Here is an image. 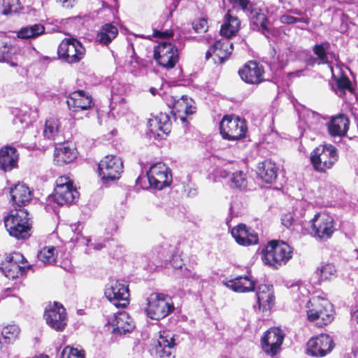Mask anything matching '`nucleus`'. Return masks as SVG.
Here are the masks:
<instances>
[{"label":"nucleus","instance_id":"nucleus-6","mask_svg":"<svg viewBox=\"0 0 358 358\" xmlns=\"http://www.w3.org/2000/svg\"><path fill=\"white\" fill-rule=\"evenodd\" d=\"M148 305L145 310L148 317L159 320L175 310L172 299L162 293L152 294L147 299Z\"/></svg>","mask_w":358,"mask_h":358},{"label":"nucleus","instance_id":"nucleus-36","mask_svg":"<svg viewBox=\"0 0 358 358\" xmlns=\"http://www.w3.org/2000/svg\"><path fill=\"white\" fill-rule=\"evenodd\" d=\"M241 22L236 16L228 12L224 16V21L220 28V34L224 37L230 38L235 35L239 29Z\"/></svg>","mask_w":358,"mask_h":358},{"label":"nucleus","instance_id":"nucleus-60","mask_svg":"<svg viewBox=\"0 0 358 358\" xmlns=\"http://www.w3.org/2000/svg\"><path fill=\"white\" fill-rule=\"evenodd\" d=\"M351 317L352 320H355L358 323V309L351 313Z\"/></svg>","mask_w":358,"mask_h":358},{"label":"nucleus","instance_id":"nucleus-7","mask_svg":"<svg viewBox=\"0 0 358 358\" xmlns=\"http://www.w3.org/2000/svg\"><path fill=\"white\" fill-rule=\"evenodd\" d=\"M31 268L32 265L28 264L23 255L18 252L6 255L0 266V269L4 275L11 279L25 275Z\"/></svg>","mask_w":358,"mask_h":358},{"label":"nucleus","instance_id":"nucleus-57","mask_svg":"<svg viewBox=\"0 0 358 358\" xmlns=\"http://www.w3.org/2000/svg\"><path fill=\"white\" fill-rule=\"evenodd\" d=\"M77 0H57L63 7L72 8Z\"/></svg>","mask_w":358,"mask_h":358},{"label":"nucleus","instance_id":"nucleus-13","mask_svg":"<svg viewBox=\"0 0 358 358\" xmlns=\"http://www.w3.org/2000/svg\"><path fill=\"white\" fill-rule=\"evenodd\" d=\"M58 57L69 64L80 62L85 55V48L82 43L76 38H65L63 40L57 50Z\"/></svg>","mask_w":358,"mask_h":358},{"label":"nucleus","instance_id":"nucleus-26","mask_svg":"<svg viewBox=\"0 0 358 358\" xmlns=\"http://www.w3.org/2000/svg\"><path fill=\"white\" fill-rule=\"evenodd\" d=\"M257 299L259 309L262 311L270 310L274 304V295L272 285H261L257 290Z\"/></svg>","mask_w":358,"mask_h":358},{"label":"nucleus","instance_id":"nucleus-28","mask_svg":"<svg viewBox=\"0 0 358 358\" xmlns=\"http://www.w3.org/2000/svg\"><path fill=\"white\" fill-rule=\"evenodd\" d=\"M55 147L54 160L59 166L73 162L77 157L76 150L67 144L58 143Z\"/></svg>","mask_w":358,"mask_h":358},{"label":"nucleus","instance_id":"nucleus-54","mask_svg":"<svg viewBox=\"0 0 358 358\" xmlns=\"http://www.w3.org/2000/svg\"><path fill=\"white\" fill-rule=\"evenodd\" d=\"M282 224L289 229L294 222V217L291 213L284 215L281 218Z\"/></svg>","mask_w":358,"mask_h":358},{"label":"nucleus","instance_id":"nucleus-12","mask_svg":"<svg viewBox=\"0 0 358 358\" xmlns=\"http://www.w3.org/2000/svg\"><path fill=\"white\" fill-rule=\"evenodd\" d=\"M99 175L103 183L118 180L123 172L121 159L115 155L106 156L99 164Z\"/></svg>","mask_w":358,"mask_h":358},{"label":"nucleus","instance_id":"nucleus-23","mask_svg":"<svg viewBox=\"0 0 358 358\" xmlns=\"http://www.w3.org/2000/svg\"><path fill=\"white\" fill-rule=\"evenodd\" d=\"M231 234L236 243L241 245H255L259 241L257 234L252 229H248L244 224H239L234 227Z\"/></svg>","mask_w":358,"mask_h":358},{"label":"nucleus","instance_id":"nucleus-4","mask_svg":"<svg viewBox=\"0 0 358 358\" xmlns=\"http://www.w3.org/2000/svg\"><path fill=\"white\" fill-rule=\"evenodd\" d=\"M308 320L322 327L327 325L334 318L333 305L327 300L320 297H313L306 305Z\"/></svg>","mask_w":358,"mask_h":358},{"label":"nucleus","instance_id":"nucleus-38","mask_svg":"<svg viewBox=\"0 0 358 358\" xmlns=\"http://www.w3.org/2000/svg\"><path fill=\"white\" fill-rule=\"evenodd\" d=\"M147 180L149 187L157 189H162L165 187L169 186L172 182L171 173H166L162 176H153L149 177L138 178L136 180L140 184L142 180Z\"/></svg>","mask_w":358,"mask_h":358},{"label":"nucleus","instance_id":"nucleus-22","mask_svg":"<svg viewBox=\"0 0 358 358\" xmlns=\"http://www.w3.org/2000/svg\"><path fill=\"white\" fill-rule=\"evenodd\" d=\"M66 103L69 108L74 112L80 110H87L94 105L92 96L83 90H78L71 93L67 96Z\"/></svg>","mask_w":358,"mask_h":358},{"label":"nucleus","instance_id":"nucleus-52","mask_svg":"<svg viewBox=\"0 0 358 358\" xmlns=\"http://www.w3.org/2000/svg\"><path fill=\"white\" fill-rule=\"evenodd\" d=\"M173 33L171 30L166 29L165 31H160L157 29H154L153 36L156 38H169L173 36Z\"/></svg>","mask_w":358,"mask_h":358},{"label":"nucleus","instance_id":"nucleus-41","mask_svg":"<svg viewBox=\"0 0 358 358\" xmlns=\"http://www.w3.org/2000/svg\"><path fill=\"white\" fill-rule=\"evenodd\" d=\"M329 47L330 43L327 41L316 44L313 47V52L318 59V64L328 63L327 50Z\"/></svg>","mask_w":358,"mask_h":358},{"label":"nucleus","instance_id":"nucleus-45","mask_svg":"<svg viewBox=\"0 0 358 358\" xmlns=\"http://www.w3.org/2000/svg\"><path fill=\"white\" fill-rule=\"evenodd\" d=\"M85 351L71 346H66L61 354L62 358H85Z\"/></svg>","mask_w":358,"mask_h":358},{"label":"nucleus","instance_id":"nucleus-37","mask_svg":"<svg viewBox=\"0 0 358 358\" xmlns=\"http://www.w3.org/2000/svg\"><path fill=\"white\" fill-rule=\"evenodd\" d=\"M43 135L45 138L56 141V143H61V130L59 120L55 117L46 120L44 126Z\"/></svg>","mask_w":358,"mask_h":358},{"label":"nucleus","instance_id":"nucleus-55","mask_svg":"<svg viewBox=\"0 0 358 358\" xmlns=\"http://www.w3.org/2000/svg\"><path fill=\"white\" fill-rule=\"evenodd\" d=\"M170 264L171 266L175 269H182V260L180 256L173 255L170 261Z\"/></svg>","mask_w":358,"mask_h":358},{"label":"nucleus","instance_id":"nucleus-14","mask_svg":"<svg viewBox=\"0 0 358 358\" xmlns=\"http://www.w3.org/2000/svg\"><path fill=\"white\" fill-rule=\"evenodd\" d=\"M43 317L46 324L56 331H63L67 325L66 309L57 302L46 307Z\"/></svg>","mask_w":358,"mask_h":358},{"label":"nucleus","instance_id":"nucleus-8","mask_svg":"<svg viewBox=\"0 0 358 358\" xmlns=\"http://www.w3.org/2000/svg\"><path fill=\"white\" fill-rule=\"evenodd\" d=\"M175 341L174 335L171 331H160L159 338L150 345V355L155 358H174Z\"/></svg>","mask_w":358,"mask_h":358},{"label":"nucleus","instance_id":"nucleus-18","mask_svg":"<svg viewBox=\"0 0 358 358\" xmlns=\"http://www.w3.org/2000/svg\"><path fill=\"white\" fill-rule=\"evenodd\" d=\"M107 324L111 327V334L116 337L130 333L135 328L134 320L125 311L114 314Z\"/></svg>","mask_w":358,"mask_h":358},{"label":"nucleus","instance_id":"nucleus-62","mask_svg":"<svg viewBox=\"0 0 358 358\" xmlns=\"http://www.w3.org/2000/svg\"><path fill=\"white\" fill-rule=\"evenodd\" d=\"M230 175V172L229 171H227L226 170H223L220 172V176L222 177V178H227L228 176H229Z\"/></svg>","mask_w":358,"mask_h":358},{"label":"nucleus","instance_id":"nucleus-61","mask_svg":"<svg viewBox=\"0 0 358 358\" xmlns=\"http://www.w3.org/2000/svg\"><path fill=\"white\" fill-rule=\"evenodd\" d=\"M78 227H79V224L78 226H76V224H73V225L71 226L72 231H73L74 233H76L78 235L80 233V231L78 230Z\"/></svg>","mask_w":358,"mask_h":358},{"label":"nucleus","instance_id":"nucleus-56","mask_svg":"<svg viewBox=\"0 0 358 358\" xmlns=\"http://www.w3.org/2000/svg\"><path fill=\"white\" fill-rule=\"evenodd\" d=\"M180 271L182 272V275L185 278H191L193 280H196L199 279V275H197L196 273H194L192 271L187 269V268H185L184 269L182 268Z\"/></svg>","mask_w":358,"mask_h":358},{"label":"nucleus","instance_id":"nucleus-33","mask_svg":"<svg viewBox=\"0 0 358 358\" xmlns=\"http://www.w3.org/2000/svg\"><path fill=\"white\" fill-rule=\"evenodd\" d=\"M117 34L118 29L116 26L111 23H106L97 31L95 41L99 44L108 45L117 37Z\"/></svg>","mask_w":358,"mask_h":358},{"label":"nucleus","instance_id":"nucleus-42","mask_svg":"<svg viewBox=\"0 0 358 358\" xmlns=\"http://www.w3.org/2000/svg\"><path fill=\"white\" fill-rule=\"evenodd\" d=\"M231 186L239 189H245L248 186V177L243 171L233 173L231 177Z\"/></svg>","mask_w":358,"mask_h":358},{"label":"nucleus","instance_id":"nucleus-51","mask_svg":"<svg viewBox=\"0 0 358 358\" xmlns=\"http://www.w3.org/2000/svg\"><path fill=\"white\" fill-rule=\"evenodd\" d=\"M73 187V182L66 176H60L56 180L55 187Z\"/></svg>","mask_w":358,"mask_h":358},{"label":"nucleus","instance_id":"nucleus-2","mask_svg":"<svg viewBox=\"0 0 358 358\" xmlns=\"http://www.w3.org/2000/svg\"><path fill=\"white\" fill-rule=\"evenodd\" d=\"M292 253V248L287 243L273 240L262 250V259L264 264L278 268L288 262Z\"/></svg>","mask_w":358,"mask_h":358},{"label":"nucleus","instance_id":"nucleus-53","mask_svg":"<svg viewBox=\"0 0 358 358\" xmlns=\"http://www.w3.org/2000/svg\"><path fill=\"white\" fill-rule=\"evenodd\" d=\"M133 38H127V40H128V41H129V45H128L127 50H128V52H130V51H131V54H132V55H131V58H132V59H135V62H137V59H138V57H137V56H136V54L135 50H134V42H135V41H136V39H137V36H136V35H134V36H133Z\"/></svg>","mask_w":358,"mask_h":358},{"label":"nucleus","instance_id":"nucleus-35","mask_svg":"<svg viewBox=\"0 0 358 358\" xmlns=\"http://www.w3.org/2000/svg\"><path fill=\"white\" fill-rule=\"evenodd\" d=\"M258 176L266 183L273 182L277 178V168L271 160H265L258 165Z\"/></svg>","mask_w":358,"mask_h":358},{"label":"nucleus","instance_id":"nucleus-50","mask_svg":"<svg viewBox=\"0 0 358 358\" xmlns=\"http://www.w3.org/2000/svg\"><path fill=\"white\" fill-rule=\"evenodd\" d=\"M194 29L196 33H205L208 30L207 20L202 18L194 23Z\"/></svg>","mask_w":358,"mask_h":358},{"label":"nucleus","instance_id":"nucleus-32","mask_svg":"<svg viewBox=\"0 0 358 358\" xmlns=\"http://www.w3.org/2000/svg\"><path fill=\"white\" fill-rule=\"evenodd\" d=\"M226 285L234 292H246L255 289V282L247 275H241L227 281Z\"/></svg>","mask_w":358,"mask_h":358},{"label":"nucleus","instance_id":"nucleus-43","mask_svg":"<svg viewBox=\"0 0 358 358\" xmlns=\"http://www.w3.org/2000/svg\"><path fill=\"white\" fill-rule=\"evenodd\" d=\"M1 6L3 15L17 13L22 9L20 0H2Z\"/></svg>","mask_w":358,"mask_h":358},{"label":"nucleus","instance_id":"nucleus-59","mask_svg":"<svg viewBox=\"0 0 358 358\" xmlns=\"http://www.w3.org/2000/svg\"><path fill=\"white\" fill-rule=\"evenodd\" d=\"M185 113L186 115L193 114L194 113V108H193L192 106H188V103H186Z\"/></svg>","mask_w":358,"mask_h":358},{"label":"nucleus","instance_id":"nucleus-40","mask_svg":"<svg viewBox=\"0 0 358 358\" xmlns=\"http://www.w3.org/2000/svg\"><path fill=\"white\" fill-rule=\"evenodd\" d=\"M20 329L16 324H7L1 329V336L3 342L6 344H13L19 339Z\"/></svg>","mask_w":358,"mask_h":358},{"label":"nucleus","instance_id":"nucleus-27","mask_svg":"<svg viewBox=\"0 0 358 358\" xmlns=\"http://www.w3.org/2000/svg\"><path fill=\"white\" fill-rule=\"evenodd\" d=\"M350 121L343 114L331 117L327 128L331 136H344L349 129Z\"/></svg>","mask_w":358,"mask_h":358},{"label":"nucleus","instance_id":"nucleus-1","mask_svg":"<svg viewBox=\"0 0 358 358\" xmlns=\"http://www.w3.org/2000/svg\"><path fill=\"white\" fill-rule=\"evenodd\" d=\"M233 4L234 6H239L247 15L250 21L251 29L257 31L269 38L271 34V28L269 27V21L262 10L250 0H223Z\"/></svg>","mask_w":358,"mask_h":358},{"label":"nucleus","instance_id":"nucleus-24","mask_svg":"<svg viewBox=\"0 0 358 358\" xmlns=\"http://www.w3.org/2000/svg\"><path fill=\"white\" fill-rule=\"evenodd\" d=\"M19 154L16 148L11 145H5L0 149V169L10 171L17 167Z\"/></svg>","mask_w":358,"mask_h":358},{"label":"nucleus","instance_id":"nucleus-20","mask_svg":"<svg viewBox=\"0 0 358 358\" xmlns=\"http://www.w3.org/2000/svg\"><path fill=\"white\" fill-rule=\"evenodd\" d=\"M241 79L249 84H259L264 80V70L262 65L250 61L238 71Z\"/></svg>","mask_w":358,"mask_h":358},{"label":"nucleus","instance_id":"nucleus-15","mask_svg":"<svg viewBox=\"0 0 358 358\" xmlns=\"http://www.w3.org/2000/svg\"><path fill=\"white\" fill-rule=\"evenodd\" d=\"M154 58L159 66L172 69L178 61V49L171 43L161 42L155 48Z\"/></svg>","mask_w":358,"mask_h":358},{"label":"nucleus","instance_id":"nucleus-63","mask_svg":"<svg viewBox=\"0 0 358 358\" xmlns=\"http://www.w3.org/2000/svg\"><path fill=\"white\" fill-rule=\"evenodd\" d=\"M212 53H213V50H211V47H210V49L206 53V58L207 59H208L212 56Z\"/></svg>","mask_w":358,"mask_h":358},{"label":"nucleus","instance_id":"nucleus-9","mask_svg":"<svg viewBox=\"0 0 358 358\" xmlns=\"http://www.w3.org/2000/svg\"><path fill=\"white\" fill-rule=\"evenodd\" d=\"M335 231L334 220L328 213H317L311 220V234L320 241L328 240Z\"/></svg>","mask_w":358,"mask_h":358},{"label":"nucleus","instance_id":"nucleus-34","mask_svg":"<svg viewBox=\"0 0 358 358\" xmlns=\"http://www.w3.org/2000/svg\"><path fill=\"white\" fill-rule=\"evenodd\" d=\"M129 112V108L124 98L114 95L112 92L109 115L114 118H120L126 115Z\"/></svg>","mask_w":358,"mask_h":358},{"label":"nucleus","instance_id":"nucleus-5","mask_svg":"<svg viewBox=\"0 0 358 358\" xmlns=\"http://www.w3.org/2000/svg\"><path fill=\"white\" fill-rule=\"evenodd\" d=\"M338 149L333 145H321L311 154L310 162L314 169L319 173H326L331 169L338 160Z\"/></svg>","mask_w":358,"mask_h":358},{"label":"nucleus","instance_id":"nucleus-30","mask_svg":"<svg viewBox=\"0 0 358 358\" xmlns=\"http://www.w3.org/2000/svg\"><path fill=\"white\" fill-rule=\"evenodd\" d=\"M299 118L304 122L307 128L315 132L318 131L323 124L322 116L308 108H303L299 113Z\"/></svg>","mask_w":358,"mask_h":358},{"label":"nucleus","instance_id":"nucleus-25","mask_svg":"<svg viewBox=\"0 0 358 358\" xmlns=\"http://www.w3.org/2000/svg\"><path fill=\"white\" fill-rule=\"evenodd\" d=\"M11 201L15 208H21L29 203L31 199V192L24 184L17 183L10 188Z\"/></svg>","mask_w":358,"mask_h":358},{"label":"nucleus","instance_id":"nucleus-21","mask_svg":"<svg viewBox=\"0 0 358 358\" xmlns=\"http://www.w3.org/2000/svg\"><path fill=\"white\" fill-rule=\"evenodd\" d=\"M78 196L79 193L74 187H55L54 193L48 197V201L58 206L70 205L78 198Z\"/></svg>","mask_w":358,"mask_h":358},{"label":"nucleus","instance_id":"nucleus-48","mask_svg":"<svg viewBox=\"0 0 358 358\" xmlns=\"http://www.w3.org/2000/svg\"><path fill=\"white\" fill-rule=\"evenodd\" d=\"M336 272L335 266L331 264L323 265L317 270V273L320 275L322 280L330 279L332 275H335Z\"/></svg>","mask_w":358,"mask_h":358},{"label":"nucleus","instance_id":"nucleus-58","mask_svg":"<svg viewBox=\"0 0 358 358\" xmlns=\"http://www.w3.org/2000/svg\"><path fill=\"white\" fill-rule=\"evenodd\" d=\"M318 64V59L316 57H313V56L309 57L306 59V64L308 66H314L315 64Z\"/></svg>","mask_w":358,"mask_h":358},{"label":"nucleus","instance_id":"nucleus-47","mask_svg":"<svg viewBox=\"0 0 358 358\" xmlns=\"http://www.w3.org/2000/svg\"><path fill=\"white\" fill-rule=\"evenodd\" d=\"M54 251L55 248L53 247L44 248L38 254V258L44 264H51L55 260Z\"/></svg>","mask_w":358,"mask_h":358},{"label":"nucleus","instance_id":"nucleus-10","mask_svg":"<svg viewBox=\"0 0 358 358\" xmlns=\"http://www.w3.org/2000/svg\"><path fill=\"white\" fill-rule=\"evenodd\" d=\"M220 130L224 139L238 141L245 137L247 126L238 117L225 115L220 122Z\"/></svg>","mask_w":358,"mask_h":358},{"label":"nucleus","instance_id":"nucleus-11","mask_svg":"<svg viewBox=\"0 0 358 358\" xmlns=\"http://www.w3.org/2000/svg\"><path fill=\"white\" fill-rule=\"evenodd\" d=\"M106 297L117 308H124L129 304V291L127 282L111 280L106 286Z\"/></svg>","mask_w":358,"mask_h":358},{"label":"nucleus","instance_id":"nucleus-3","mask_svg":"<svg viewBox=\"0 0 358 358\" xmlns=\"http://www.w3.org/2000/svg\"><path fill=\"white\" fill-rule=\"evenodd\" d=\"M29 213L24 208H15L4 217V224L9 234L17 239H25L31 236Z\"/></svg>","mask_w":358,"mask_h":358},{"label":"nucleus","instance_id":"nucleus-64","mask_svg":"<svg viewBox=\"0 0 358 358\" xmlns=\"http://www.w3.org/2000/svg\"><path fill=\"white\" fill-rule=\"evenodd\" d=\"M290 12L292 13L297 15H301L303 13L300 10H298V9L292 10Z\"/></svg>","mask_w":358,"mask_h":358},{"label":"nucleus","instance_id":"nucleus-19","mask_svg":"<svg viewBox=\"0 0 358 358\" xmlns=\"http://www.w3.org/2000/svg\"><path fill=\"white\" fill-rule=\"evenodd\" d=\"M148 126L150 138L153 137L155 139L162 138L160 132L162 134H168L171 131L169 117L166 113H160L149 119Z\"/></svg>","mask_w":358,"mask_h":358},{"label":"nucleus","instance_id":"nucleus-29","mask_svg":"<svg viewBox=\"0 0 358 358\" xmlns=\"http://www.w3.org/2000/svg\"><path fill=\"white\" fill-rule=\"evenodd\" d=\"M19 56V48L17 46L8 42H0V62H7L12 66H17Z\"/></svg>","mask_w":358,"mask_h":358},{"label":"nucleus","instance_id":"nucleus-44","mask_svg":"<svg viewBox=\"0 0 358 358\" xmlns=\"http://www.w3.org/2000/svg\"><path fill=\"white\" fill-rule=\"evenodd\" d=\"M336 93L339 96H343L346 90L352 91L351 82L347 76H341L336 83Z\"/></svg>","mask_w":358,"mask_h":358},{"label":"nucleus","instance_id":"nucleus-46","mask_svg":"<svg viewBox=\"0 0 358 358\" xmlns=\"http://www.w3.org/2000/svg\"><path fill=\"white\" fill-rule=\"evenodd\" d=\"M171 173L170 169L163 163L159 162L152 165L145 177L162 176Z\"/></svg>","mask_w":358,"mask_h":358},{"label":"nucleus","instance_id":"nucleus-49","mask_svg":"<svg viewBox=\"0 0 358 358\" xmlns=\"http://www.w3.org/2000/svg\"><path fill=\"white\" fill-rule=\"evenodd\" d=\"M280 22L282 24H292L297 22H303L308 24L310 20L308 17H296L289 15H282L280 17Z\"/></svg>","mask_w":358,"mask_h":358},{"label":"nucleus","instance_id":"nucleus-31","mask_svg":"<svg viewBox=\"0 0 358 358\" xmlns=\"http://www.w3.org/2000/svg\"><path fill=\"white\" fill-rule=\"evenodd\" d=\"M229 38L225 37L216 41L211 45L213 54L218 57L220 63H223L233 52L234 45Z\"/></svg>","mask_w":358,"mask_h":358},{"label":"nucleus","instance_id":"nucleus-17","mask_svg":"<svg viewBox=\"0 0 358 358\" xmlns=\"http://www.w3.org/2000/svg\"><path fill=\"white\" fill-rule=\"evenodd\" d=\"M285 338L283 331L278 327L267 330L261 339L262 350L268 355L275 356L280 350Z\"/></svg>","mask_w":358,"mask_h":358},{"label":"nucleus","instance_id":"nucleus-39","mask_svg":"<svg viewBox=\"0 0 358 358\" xmlns=\"http://www.w3.org/2000/svg\"><path fill=\"white\" fill-rule=\"evenodd\" d=\"M45 32V27L41 24H34L22 27L17 35L20 38H36Z\"/></svg>","mask_w":358,"mask_h":358},{"label":"nucleus","instance_id":"nucleus-16","mask_svg":"<svg viewBox=\"0 0 358 358\" xmlns=\"http://www.w3.org/2000/svg\"><path fill=\"white\" fill-rule=\"evenodd\" d=\"M306 345L308 355L316 357H323L333 350L335 343L329 335L321 334L316 337L311 338Z\"/></svg>","mask_w":358,"mask_h":358}]
</instances>
